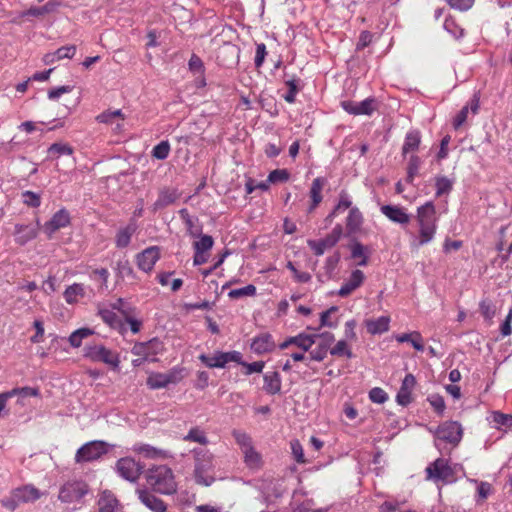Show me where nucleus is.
I'll return each instance as SVG.
<instances>
[{"instance_id": "f257e3e1", "label": "nucleus", "mask_w": 512, "mask_h": 512, "mask_svg": "<svg viewBox=\"0 0 512 512\" xmlns=\"http://www.w3.org/2000/svg\"><path fill=\"white\" fill-rule=\"evenodd\" d=\"M437 221L436 208L432 201L418 207L416 214L418 233L417 235L412 234L410 246L418 249L430 243L437 231Z\"/></svg>"}, {"instance_id": "f03ea898", "label": "nucleus", "mask_w": 512, "mask_h": 512, "mask_svg": "<svg viewBox=\"0 0 512 512\" xmlns=\"http://www.w3.org/2000/svg\"><path fill=\"white\" fill-rule=\"evenodd\" d=\"M146 482L153 491L165 495L176 492L177 484L171 468L166 465L150 467L145 474Z\"/></svg>"}, {"instance_id": "7ed1b4c3", "label": "nucleus", "mask_w": 512, "mask_h": 512, "mask_svg": "<svg viewBox=\"0 0 512 512\" xmlns=\"http://www.w3.org/2000/svg\"><path fill=\"white\" fill-rule=\"evenodd\" d=\"M194 457V475L197 483L210 485L212 477L208 475L213 470L214 455L206 448H194L192 450Z\"/></svg>"}, {"instance_id": "20e7f679", "label": "nucleus", "mask_w": 512, "mask_h": 512, "mask_svg": "<svg viewBox=\"0 0 512 512\" xmlns=\"http://www.w3.org/2000/svg\"><path fill=\"white\" fill-rule=\"evenodd\" d=\"M83 355L93 362H103L114 369L118 368L120 364L119 355L101 344L86 345Z\"/></svg>"}, {"instance_id": "39448f33", "label": "nucleus", "mask_w": 512, "mask_h": 512, "mask_svg": "<svg viewBox=\"0 0 512 512\" xmlns=\"http://www.w3.org/2000/svg\"><path fill=\"white\" fill-rule=\"evenodd\" d=\"M425 472L426 480L435 483H451L454 480V471L444 458H437L426 467Z\"/></svg>"}, {"instance_id": "423d86ee", "label": "nucleus", "mask_w": 512, "mask_h": 512, "mask_svg": "<svg viewBox=\"0 0 512 512\" xmlns=\"http://www.w3.org/2000/svg\"><path fill=\"white\" fill-rule=\"evenodd\" d=\"M108 452L107 444L104 441L94 440L82 445L75 454L77 464L92 462L100 459Z\"/></svg>"}, {"instance_id": "0eeeda50", "label": "nucleus", "mask_w": 512, "mask_h": 512, "mask_svg": "<svg viewBox=\"0 0 512 512\" xmlns=\"http://www.w3.org/2000/svg\"><path fill=\"white\" fill-rule=\"evenodd\" d=\"M89 487L83 480H69L59 490L58 499L63 503L80 501L87 493Z\"/></svg>"}, {"instance_id": "6e6552de", "label": "nucleus", "mask_w": 512, "mask_h": 512, "mask_svg": "<svg viewBox=\"0 0 512 512\" xmlns=\"http://www.w3.org/2000/svg\"><path fill=\"white\" fill-rule=\"evenodd\" d=\"M164 344L158 338H152L147 342H137L132 347V354L141 357L142 360L157 361L156 356L162 354Z\"/></svg>"}, {"instance_id": "1a4fd4ad", "label": "nucleus", "mask_w": 512, "mask_h": 512, "mask_svg": "<svg viewBox=\"0 0 512 512\" xmlns=\"http://www.w3.org/2000/svg\"><path fill=\"white\" fill-rule=\"evenodd\" d=\"M198 358L208 368H224L229 362L241 363L242 354L238 351H217L213 355L201 354Z\"/></svg>"}, {"instance_id": "9d476101", "label": "nucleus", "mask_w": 512, "mask_h": 512, "mask_svg": "<svg viewBox=\"0 0 512 512\" xmlns=\"http://www.w3.org/2000/svg\"><path fill=\"white\" fill-rule=\"evenodd\" d=\"M434 434L437 439L456 446L463 437V428L457 421H446L436 428Z\"/></svg>"}, {"instance_id": "9b49d317", "label": "nucleus", "mask_w": 512, "mask_h": 512, "mask_svg": "<svg viewBox=\"0 0 512 512\" xmlns=\"http://www.w3.org/2000/svg\"><path fill=\"white\" fill-rule=\"evenodd\" d=\"M143 466L131 457L120 458L116 463L117 473L125 480L135 482L141 475Z\"/></svg>"}, {"instance_id": "f8f14e48", "label": "nucleus", "mask_w": 512, "mask_h": 512, "mask_svg": "<svg viewBox=\"0 0 512 512\" xmlns=\"http://www.w3.org/2000/svg\"><path fill=\"white\" fill-rule=\"evenodd\" d=\"M182 379L181 371L172 369L168 373H152L147 378V386L150 389H161L169 384H176Z\"/></svg>"}, {"instance_id": "ddd939ff", "label": "nucleus", "mask_w": 512, "mask_h": 512, "mask_svg": "<svg viewBox=\"0 0 512 512\" xmlns=\"http://www.w3.org/2000/svg\"><path fill=\"white\" fill-rule=\"evenodd\" d=\"M377 100L373 97L366 98L361 102L342 101L341 107L353 115H371L377 109Z\"/></svg>"}, {"instance_id": "4468645a", "label": "nucleus", "mask_w": 512, "mask_h": 512, "mask_svg": "<svg viewBox=\"0 0 512 512\" xmlns=\"http://www.w3.org/2000/svg\"><path fill=\"white\" fill-rule=\"evenodd\" d=\"M334 341V335L331 332L319 334L316 346L309 351L308 358L313 361L321 362L328 354L329 347Z\"/></svg>"}, {"instance_id": "2eb2a0df", "label": "nucleus", "mask_w": 512, "mask_h": 512, "mask_svg": "<svg viewBox=\"0 0 512 512\" xmlns=\"http://www.w3.org/2000/svg\"><path fill=\"white\" fill-rule=\"evenodd\" d=\"M160 258V250L157 246L144 249L137 254L136 263L140 270L149 273L153 270L154 265Z\"/></svg>"}, {"instance_id": "dca6fc26", "label": "nucleus", "mask_w": 512, "mask_h": 512, "mask_svg": "<svg viewBox=\"0 0 512 512\" xmlns=\"http://www.w3.org/2000/svg\"><path fill=\"white\" fill-rule=\"evenodd\" d=\"M70 214L66 209H60L43 226V231L51 238L58 230L70 224Z\"/></svg>"}, {"instance_id": "f3484780", "label": "nucleus", "mask_w": 512, "mask_h": 512, "mask_svg": "<svg viewBox=\"0 0 512 512\" xmlns=\"http://www.w3.org/2000/svg\"><path fill=\"white\" fill-rule=\"evenodd\" d=\"M480 109V95L479 92L474 93L470 101L458 112L454 117L452 125L455 130H458L467 121L469 111L473 115L478 114Z\"/></svg>"}, {"instance_id": "a211bd4d", "label": "nucleus", "mask_w": 512, "mask_h": 512, "mask_svg": "<svg viewBox=\"0 0 512 512\" xmlns=\"http://www.w3.org/2000/svg\"><path fill=\"white\" fill-rule=\"evenodd\" d=\"M380 211L390 221L396 224L407 225L410 222V215L406 212V208L402 206L383 205L381 206Z\"/></svg>"}, {"instance_id": "6ab92c4d", "label": "nucleus", "mask_w": 512, "mask_h": 512, "mask_svg": "<svg viewBox=\"0 0 512 512\" xmlns=\"http://www.w3.org/2000/svg\"><path fill=\"white\" fill-rule=\"evenodd\" d=\"M326 179L323 177H317L312 181L310 190H309V198L310 203L307 209L308 213L314 212V210L320 205L323 200L322 191L326 185Z\"/></svg>"}, {"instance_id": "aec40b11", "label": "nucleus", "mask_w": 512, "mask_h": 512, "mask_svg": "<svg viewBox=\"0 0 512 512\" xmlns=\"http://www.w3.org/2000/svg\"><path fill=\"white\" fill-rule=\"evenodd\" d=\"M416 385V379L414 375L407 374L401 384V387L397 393L396 400L398 404L407 406L412 402V392Z\"/></svg>"}, {"instance_id": "412c9836", "label": "nucleus", "mask_w": 512, "mask_h": 512, "mask_svg": "<svg viewBox=\"0 0 512 512\" xmlns=\"http://www.w3.org/2000/svg\"><path fill=\"white\" fill-rule=\"evenodd\" d=\"M364 280V273L359 269L354 270L350 277L340 287L338 295L340 297L349 296L364 283Z\"/></svg>"}, {"instance_id": "4be33fe9", "label": "nucleus", "mask_w": 512, "mask_h": 512, "mask_svg": "<svg viewBox=\"0 0 512 512\" xmlns=\"http://www.w3.org/2000/svg\"><path fill=\"white\" fill-rule=\"evenodd\" d=\"M138 499L148 509L153 512H165L167 510L166 504L151 492L145 489L137 490Z\"/></svg>"}, {"instance_id": "5701e85b", "label": "nucleus", "mask_w": 512, "mask_h": 512, "mask_svg": "<svg viewBox=\"0 0 512 512\" xmlns=\"http://www.w3.org/2000/svg\"><path fill=\"white\" fill-rule=\"evenodd\" d=\"M98 315L110 328L117 330L121 334L126 333L127 326H125L122 319L112 309L99 308Z\"/></svg>"}, {"instance_id": "b1692460", "label": "nucleus", "mask_w": 512, "mask_h": 512, "mask_svg": "<svg viewBox=\"0 0 512 512\" xmlns=\"http://www.w3.org/2000/svg\"><path fill=\"white\" fill-rule=\"evenodd\" d=\"M276 344L273 340V337L269 333H262L256 337L253 338V341L251 343V349L256 354H264L271 352L275 349Z\"/></svg>"}, {"instance_id": "393cba45", "label": "nucleus", "mask_w": 512, "mask_h": 512, "mask_svg": "<svg viewBox=\"0 0 512 512\" xmlns=\"http://www.w3.org/2000/svg\"><path fill=\"white\" fill-rule=\"evenodd\" d=\"M15 497L20 503L35 502L40 499L43 493L32 484L15 488Z\"/></svg>"}, {"instance_id": "a878e982", "label": "nucleus", "mask_w": 512, "mask_h": 512, "mask_svg": "<svg viewBox=\"0 0 512 512\" xmlns=\"http://www.w3.org/2000/svg\"><path fill=\"white\" fill-rule=\"evenodd\" d=\"M15 242L21 246L35 239L38 235V228L33 225L16 224L15 225Z\"/></svg>"}, {"instance_id": "bb28decb", "label": "nucleus", "mask_w": 512, "mask_h": 512, "mask_svg": "<svg viewBox=\"0 0 512 512\" xmlns=\"http://www.w3.org/2000/svg\"><path fill=\"white\" fill-rule=\"evenodd\" d=\"M98 512H118L120 504L116 496L108 490L103 491L98 499Z\"/></svg>"}, {"instance_id": "cd10ccee", "label": "nucleus", "mask_w": 512, "mask_h": 512, "mask_svg": "<svg viewBox=\"0 0 512 512\" xmlns=\"http://www.w3.org/2000/svg\"><path fill=\"white\" fill-rule=\"evenodd\" d=\"M263 389L267 394L275 395L281 392L282 379L277 371L267 372L263 376Z\"/></svg>"}, {"instance_id": "c85d7f7f", "label": "nucleus", "mask_w": 512, "mask_h": 512, "mask_svg": "<svg viewBox=\"0 0 512 512\" xmlns=\"http://www.w3.org/2000/svg\"><path fill=\"white\" fill-rule=\"evenodd\" d=\"M390 321L389 316H380L376 319H367L365 326L367 332L371 335L382 334L389 330Z\"/></svg>"}, {"instance_id": "c756f323", "label": "nucleus", "mask_w": 512, "mask_h": 512, "mask_svg": "<svg viewBox=\"0 0 512 512\" xmlns=\"http://www.w3.org/2000/svg\"><path fill=\"white\" fill-rule=\"evenodd\" d=\"M132 450L135 453L142 455L145 458H150V459L167 458L169 456L167 451L155 448L149 444H144V443L134 444Z\"/></svg>"}, {"instance_id": "7c9ffc66", "label": "nucleus", "mask_w": 512, "mask_h": 512, "mask_svg": "<svg viewBox=\"0 0 512 512\" xmlns=\"http://www.w3.org/2000/svg\"><path fill=\"white\" fill-rule=\"evenodd\" d=\"M363 221L364 218L361 211L357 207L351 208L346 218V230L348 234L357 233L360 230Z\"/></svg>"}, {"instance_id": "2f4dec72", "label": "nucleus", "mask_w": 512, "mask_h": 512, "mask_svg": "<svg viewBox=\"0 0 512 512\" xmlns=\"http://www.w3.org/2000/svg\"><path fill=\"white\" fill-rule=\"evenodd\" d=\"M137 226L134 222L129 223L126 227L120 228L115 236V245L117 248H126L133 234L136 232Z\"/></svg>"}, {"instance_id": "473e14b6", "label": "nucleus", "mask_w": 512, "mask_h": 512, "mask_svg": "<svg viewBox=\"0 0 512 512\" xmlns=\"http://www.w3.org/2000/svg\"><path fill=\"white\" fill-rule=\"evenodd\" d=\"M351 206H352V201H351L349 195L346 192H341L339 195V201H338L337 205L334 207L332 212L326 217L325 221L329 224L332 223L333 219L337 215L343 213L347 209L350 210L352 208Z\"/></svg>"}, {"instance_id": "72a5a7b5", "label": "nucleus", "mask_w": 512, "mask_h": 512, "mask_svg": "<svg viewBox=\"0 0 512 512\" xmlns=\"http://www.w3.org/2000/svg\"><path fill=\"white\" fill-rule=\"evenodd\" d=\"M84 296L85 288L83 284L80 283H74L68 286L63 293V297L68 304H75Z\"/></svg>"}, {"instance_id": "f704fd0d", "label": "nucleus", "mask_w": 512, "mask_h": 512, "mask_svg": "<svg viewBox=\"0 0 512 512\" xmlns=\"http://www.w3.org/2000/svg\"><path fill=\"white\" fill-rule=\"evenodd\" d=\"M421 143V135L419 131H410L406 134L404 144L402 146V154L415 152L419 149Z\"/></svg>"}, {"instance_id": "c9c22d12", "label": "nucleus", "mask_w": 512, "mask_h": 512, "mask_svg": "<svg viewBox=\"0 0 512 512\" xmlns=\"http://www.w3.org/2000/svg\"><path fill=\"white\" fill-rule=\"evenodd\" d=\"M125 315L122 317L124 318L125 326L129 325L130 330L133 334H137L140 332L142 327V320L138 318L139 312L136 307L130 310L124 311Z\"/></svg>"}, {"instance_id": "e433bc0d", "label": "nucleus", "mask_w": 512, "mask_h": 512, "mask_svg": "<svg viewBox=\"0 0 512 512\" xmlns=\"http://www.w3.org/2000/svg\"><path fill=\"white\" fill-rule=\"evenodd\" d=\"M178 199L176 190H162L154 203V210L162 209L173 204Z\"/></svg>"}, {"instance_id": "4c0bfd02", "label": "nucleus", "mask_w": 512, "mask_h": 512, "mask_svg": "<svg viewBox=\"0 0 512 512\" xmlns=\"http://www.w3.org/2000/svg\"><path fill=\"white\" fill-rule=\"evenodd\" d=\"M307 244L317 256L323 255L326 249L332 248L336 245L334 240L329 236H326L321 240H308Z\"/></svg>"}, {"instance_id": "58836bf2", "label": "nucleus", "mask_w": 512, "mask_h": 512, "mask_svg": "<svg viewBox=\"0 0 512 512\" xmlns=\"http://www.w3.org/2000/svg\"><path fill=\"white\" fill-rule=\"evenodd\" d=\"M186 442H196L200 445H207L209 440L206 433L200 427H192L183 437Z\"/></svg>"}, {"instance_id": "ea45409f", "label": "nucleus", "mask_w": 512, "mask_h": 512, "mask_svg": "<svg viewBox=\"0 0 512 512\" xmlns=\"http://www.w3.org/2000/svg\"><path fill=\"white\" fill-rule=\"evenodd\" d=\"M435 187H436V197H441L443 195H447L452 191L453 181L446 176H436L435 177Z\"/></svg>"}, {"instance_id": "a19ab883", "label": "nucleus", "mask_w": 512, "mask_h": 512, "mask_svg": "<svg viewBox=\"0 0 512 512\" xmlns=\"http://www.w3.org/2000/svg\"><path fill=\"white\" fill-rule=\"evenodd\" d=\"M329 353L332 356L346 357L347 359H351L354 356L352 349L346 340H339L332 348L329 349Z\"/></svg>"}, {"instance_id": "79ce46f5", "label": "nucleus", "mask_w": 512, "mask_h": 512, "mask_svg": "<svg viewBox=\"0 0 512 512\" xmlns=\"http://www.w3.org/2000/svg\"><path fill=\"white\" fill-rule=\"evenodd\" d=\"M492 422L494 423L497 429L504 428L505 430L512 429V415L505 414L500 411H495L492 413Z\"/></svg>"}, {"instance_id": "37998d69", "label": "nucleus", "mask_w": 512, "mask_h": 512, "mask_svg": "<svg viewBox=\"0 0 512 512\" xmlns=\"http://www.w3.org/2000/svg\"><path fill=\"white\" fill-rule=\"evenodd\" d=\"M93 333V330L90 328H80L71 333L68 341L72 347L79 348L82 345V341L93 335Z\"/></svg>"}, {"instance_id": "c03bdc74", "label": "nucleus", "mask_w": 512, "mask_h": 512, "mask_svg": "<svg viewBox=\"0 0 512 512\" xmlns=\"http://www.w3.org/2000/svg\"><path fill=\"white\" fill-rule=\"evenodd\" d=\"M351 256L353 259H359L357 265L366 266L368 264V255L366 253V248L360 242H355L351 246Z\"/></svg>"}, {"instance_id": "a18cd8bd", "label": "nucleus", "mask_w": 512, "mask_h": 512, "mask_svg": "<svg viewBox=\"0 0 512 512\" xmlns=\"http://www.w3.org/2000/svg\"><path fill=\"white\" fill-rule=\"evenodd\" d=\"M180 216H181L189 234L192 237H198L201 233V228L195 224L194 219L189 215L187 209L180 210Z\"/></svg>"}, {"instance_id": "49530a36", "label": "nucleus", "mask_w": 512, "mask_h": 512, "mask_svg": "<svg viewBox=\"0 0 512 512\" xmlns=\"http://www.w3.org/2000/svg\"><path fill=\"white\" fill-rule=\"evenodd\" d=\"M73 147L69 144L54 143L48 148V154L52 158H59L62 155H72Z\"/></svg>"}, {"instance_id": "de8ad7c7", "label": "nucleus", "mask_w": 512, "mask_h": 512, "mask_svg": "<svg viewBox=\"0 0 512 512\" xmlns=\"http://www.w3.org/2000/svg\"><path fill=\"white\" fill-rule=\"evenodd\" d=\"M244 454V462L247 466L251 468H257L261 464V456L260 454L254 449L253 445L249 448L242 451Z\"/></svg>"}, {"instance_id": "09e8293b", "label": "nucleus", "mask_w": 512, "mask_h": 512, "mask_svg": "<svg viewBox=\"0 0 512 512\" xmlns=\"http://www.w3.org/2000/svg\"><path fill=\"white\" fill-rule=\"evenodd\" d=\"M420 166L421 159L417 155H412L407 166V182H413L414 178L418 175Z\"/></svg>"}, {"instance_id": "8fccbe9b", "label": "nucleus", "mask_w": 512, "mask_h": 512, "mask_svg": "<svg viewBox=\"0 0 512 512\" xmlns=\"http://www.w3.org/2000/svg\"><path fill=\"white\" fill-rule=\"evenodd\" d=\"M115 119L124 120V115L120 109L114 111H105L96 117L99 123L113 124Z\"/></svg>"}, {"instance_id": "3c124183", "label": "nucleus", "mask_w": 512, "mask_h": 512, "mask_svg": "<svg viewBox=\"0 0 512 512\" xmlns=\"http://www.w3.org/2000/svg\"><path fill=\"white\" fill-rule=\"evenodd\" d=\"M170 150L171 148L169 142L164 140L154 146L151 154L158 160H164L169 156Z\"/></svg>"}, {"instance_id": "603ef678", "label": "nucleus", "mask_w": 512, "mask_h": 512, "mask_svg": "<svg viewBox=\"0 0 512 512\" xmlns=\"http://www.w3.org/2000/svg\"><path fill=\"white\" fill-rule=\"evenodd\" d=\"M256 294V287L252 284H249L245 287L233 289L228 293L229 298L231 299H239L247 296H254Z\"/></svg>"}, {"instance_id": "864d4df0", "label": "nucleus", "mask_w": 512, "mask_h": 512, "mask_svg": "<svg viewBox=\"0 0 512 512\" xmlns=\"http://www.w3.org/2000/svg\"><path fill=\"white\" fill-rule=\"evenodd\" d=\"M232 435L236 443L239 445L241 451H244L245 449L253 445L251 437L243 431L234 430L232 432Z\"/></svg>"}, {"instance_id": "5fc2aeb1", "label": "nucleus", "mask_w": 512, "mask_h": 512, "mask_svg": "<svg viewBox=\"0 0 512 512\" xmlns=\"http://www.w3.org/2000/svg\"><path fill=\"white\" fill-rule=\"evenodd\" d=\"M214 240L209 235H202L198 241L193 243L194 251L208 252L213 247Z\"/></svg>"}, {"instance_id": "6e6d98bb", "label": "nucleus", "mask_w": 512, "mask_h": 512, "mask_svg": "<svg viewBox=\"0 0 512 512\" xmlns=\"http://www.w3.org/2000/svg\"><path fill=\"white\" fill-rule=\"evenodd\" d=\"M23 203L29 207L38 208L41 205V197L32 191H24L22 193Z\"/></svg>"}, {"instance_id": "4d7b16f0", "label": "nucleus", "mask_w": 512, "mask_h": 512, "mask_svg": "<svg viewBox=\"0 0 512 512\" xmlns=\"http://www.w3.org/2000/svg\"><path fill=\"white\" fill-rule=\"evenodd\" d=\"M319 334H305L301 333V340L299 342L298 348L302 349L304 352L310 351L312 346L318 340Z\"/></svg>"}, {"instance_id": "13d9d810", "label": "nucleus", "mask_w": 512, "mask_h": 512, "mask_svg": "<svg viewBox=\"0 0 512 512\" xmlns=\"http://www.w3.org/2000/svg\"><path fill=\"white\" fill-rule=\"evenodd\" d=\"M286 267L293 273L294 280L298 283H307L312 278L310 273L299 271L291 261L287 263Z\"/></svg>"}, {"instance_id": "bf43d9fd", "label": "nucleus", "mask_w": 512, "mask_h": 512, "mask_svg": "<svg viewBox=\"0 0 512 512\" xmlns=\"http://www.w3.org/2000/svg\"><path fill=\"white\" fill-rule=\"evenodd\" d=\"M290 448L293 454V457L297 463L303 464L306 462L304 456V450L299 440L294 439L290 442Z\"/></svg>"}, {"instance_id": "052dcab7", "label": "nucleus", "mask_w": 512, "mask_h": 512, "mask_svg": "<svg viewBox=\"0 0 512 512\" xmlns=\"http://www.w3.org/2000/svg\"><path fill=\"white\" fill-rule=\"evenodd\" d=\"M369 399L373 403L383 404L388 400V394L380 387H374L369 392Z\"/></svg>"}, {"instance_id": "680f3d73", "label": "nucleus", "mask_w": 512, "mask_h": 512, "mask_svg": "<svg viewBox=\"0 0 512 512\" xmlns=\"http://www.w3.org/2000/svg\"><path fill=\"white\" fill-rule=\"evenodd\" d=\"M12 397L19 395L22 397H37L39 396V389L33 387H22V388H14L9 391Z\"/></svg>"}, {"instance_id": "e2e57ef3", "label": "nucleus", "mask_w": 512, "mask_h": 512, "mask_svg": "<svg viewBox=\"0 0 512 512\" xmlns=\"http://www.w3.org/2000/svg\"><path fill=\"white\" fill-rule=\"evenodd\" d=\"M445 2L455 10L467 11L474 5L475 0H445Z\"/></svg>"}, {"instance_id": "0e129e2a", "label": "nucleus", "mask_w": 512, "mask_h": 512, "mask_svg": "<svg viewBox=\"0 0 512 512\" xmlns=\"http://www.w3.org/2000/svg\"><path fill=\"white\" fill-rule=\"evenodd\" d=\"M289 179V173L286 169H275L268 175L267 181L270 183L284 182Z\"/></svg>"}, {"instance_id": "69168bd1", "label": "nucleus", "mask_w": 512, "mask_h": 512, "mask_svg": "<svg viewBox=\"0 0 512 512\" xmlns=\"http://www.w3.org/2000/svg\"><path fill=\"white\" fill-rule=\"evenodd\" d=\"M428 401L430 405L433 407L434 411L442 416L444 413V410L446 408L445 401L442 396L440 395H433L428 398Z\"/></svg>"}, {"instance_id": "338daca9", "label": "nucleus", "mask_w": 512, "mask_h": 512, "mask_svg": "<svg viewBox=\"0 0 512 512\" xmlns=\"http://www.w3.org/2000/svg\"><path fill=\"white\" fill-rule=\"evenodd\" d=\"M478 499L477 502H484L488 496L493 492V487L489 482L481 481L477 488Z\"/></svg>"}, {"instance_id": "774afa93", "label": "nucleus", "mask_w": 512, "mask_h": 512, "mask_svg": "<svg viewBox=\"0 0 512 512\" xmlns=\"http://www.w3.org/2000/svg\"><path fill=\"white\" fill-rule=\"evenodd\" d=\"M479 308H480V312H481L482 316L486 320L491 321L493 319V317L495 316V308L490 301H486V300L481 301Z\"/></svg>"}]
</instances>
